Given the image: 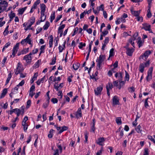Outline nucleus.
<instances>
[{
	"label": "nucleus",
	"instance_id": "nucleus-3",
	"mask_svg": "<svg viewBox=\"0 0 155 155\" xmlns=\"http://www.w3.org/2000/svg\"><path fill=\"white\" fill-rule=\"evenodd\" d=\"M105 55L101 54L100 55L99 58H97L96 59V61L97 62V68L99 69H100L101 66L102 65V63L105 59Z\"/></svg>",
	"mask_w": 155,
	"mask_h": 155
},
{
	"label": "nucleus",
	"instance_id": "nucleus-32",
	"mask_svg": "<svg viewBox=\"0 0 155 155\" xmlns=\"http://www.w3.org/2000/svg\"><path fill=\"white\" fill-rule=\"evenodd\" d=\"M45 45H41L40 48V52L39 54V55H41V54L42 53H43L45 52Z\"/></svg>",
	"mask_w": 155,
	"mask_h": 155
},
{
	"label": "nucleus",
	"instance_id": "nucleus-46",
	"mask_svg": "<svg viewBox=\"0 0 155 155\" xmlns=\"http://www.w3.org/2000/svg\"><path fill=\"white\" fill-rule=\"evenodd\" d=\"M68 129V127L66 126H64L61 127V130H60V134L63 131L67 130Z\"/></svg>",
	"mask_w": 155,
	"mask_h": 155
},
{
	"label": "nucleus",
	"instance_id": "nucleus-7",
	"mask_svg": "<svg viewBox=\"0 0 155 155\" xmlns=\"http://www.w3.org/2000/svg\"><path fill=\"white\" fill-rule=\"evenodd\" d=\"M31 36V35L29 34L27 36V37L25 39H22L21 42V44L23 45L25 44H29L31 41L32 40L30 38V37Z\"/></svg>",
	"mask_w": 155,
	"mask_h": 155
},
{
	"label": "nucleus",
	"instance_id": "nucleus-5",
	"mask_svg": "<svg viewBox=\"0 0 155 155\" xmlns=\"http://www.w3.org/2000/svg\"><path fill=\"white\" fill-rule=\"evenodd\" d=\"M23 65L20 62H18L17 65L16 69L15 70V74L17 75L23 71L24 70Z\"/></svg>",
	"mask_w": 155,
	"mask_h": 155
},
{
	"label": "nucleus",
	"instance_id": "nucleus-10",
	"mask_svg": "<svg viewBox=\"0 0 155 155\" xmlns=\"http://www.w3.org/2000/svg\"><path fill=\"white\" fill-rule=\"evenodd\" d=\"M143 27L142 29H144L146 31H148L150 33H153L152 30L151 29V25L147 23H144L142 24Z\"/></svg>",
	"mask_w": 155,
	"mask_h": 155
},
{
	"label": "nucleus",
	"instance_id": "nucleus-54",
	"mask_svg": "<svg viewBox=\"0 0 155 155\" xmlns=\"http://www.w3.org/2000/svg\"><path fill=\"white\" fill-rule=\"evenodd\" d=\"M99 9L98 10L100 11H104V5L103 4H101L98 7Z\"/></svg>",
	"mask_w": 155,
	"mask_h": 155
},
{
	"label": "nucleus",
	"instance_id": "nucleus-20",
	"mask_svg": "<svg viewBox=\"0 0 155 155\" xmlns=\"http://www.w3.org/2000/svg\"><path fill=\"white\" fill-rule=\"evenodd\" d=\"M46 78L45 76H44L42 78L40 79H38V81L36 82L37 84L38 85H40L41 83H42L44 81H46Z\"/></svg>",
	"mask_w": 155,
	"mask_h": 155
},
{
	"label": "nucleus",
	"instance_id": "nucleus-64",
	"mask_svg": "<svg viewBox=\"0 0 155 155\" xmlns=\"http://www.w3.org/2000/svg\"><path fill=\"white\" fill-rule=\"evenodd\" d=\"M25 83V81L24 80H22L21 82H20L18 84L17 86L19 87V86H22Z\"/></svg>",
	"mask_w": 155,
	"mask_h": 155
},
{
	"label": "nucleus",
	"instance_id": "nucleus-59",
	"mask_svg": "<svg viewBox=\"0 0 155 155\" xmlns=\"http://www.w3.org/2000/svg\"><path fill=\"white\" fill-rule=\"evenodd\" d=\"M57 147L59 150V152L60 153H62V148L61 145V144H58L57 145Z\"/></svg>",
	"mask_w": 155,
	"mask_h": 155
},
{
	"label": "nucleus",
	"instance_id": "nucleus-24",
	"mask_svg": "<svg viewBox=\"0 0 155 155\" xmlns=\"http://www.w3.org/2000/svg\"><path fill=\"white\" fill-rule=\"evenodd\" d=\"M49 47L51 48L53 45V37L52 35H50L49 37Z\"/></svg>",
	"mask_w": 155,
	"mask_h": 155
},
{
	"label": "nucleus",
	"instance_id": "nucleus-40",
	"mask_svg": "<svg viewBox=\"0 0 155 155\" xmlns=\"http://www.w3.org/2000/svg\"><path fill=\"white\" fill-rule=\"evenodd\" d=\"M18 87L17 86L16 87H15L12 90V93H13V94H16L18 92Z\"/></svg>",
	"mask_w": 155,
	"mask_h": 155
},
{
	"label": "nucleus",
	"instance_id": "nucleus-48",
	"mask_svg": "<svg viewBox=\"0 0 155 155\" xmlns=\"http://www.w3.org/2000/svg\"><path fill=\"white\" fill-rule=\"evenodd\" d=\"M129 80V75L126 71H125V76L124 81L126 82V81H128Z\"/></svg>",
	"mask_w": 155,
	"mask_h": 155
},
{
	"label": "nucleus",
	"instance_id": "nucleus-8",
	"mask_svg": "<svg viewBox=\"0 0 155 155\" xmlns=\"http://www.w3.org/2000/svg\"><path fill=\"white\" fill-rule=\"evenodd\" d=\"M124 48L126 49V53L127 55L130 56H132L134 49L132 48H129L128 44H127L125 46Z\"/></svg>",
	"mask_w": 155,
	"mask_h": 155
},
{
	"label": "nucleus",
	"instance_id": "nucleus-38",
	"mask_svg": "<svg viewBox=\"0 0 155 155\" xmlns=\"http://www.w3.org/2000/svg\"><path fill=\"white\" fill-rule=\"evenodd\" d=\"M136 131L138 133H141L142 131L141 127L140 125H138L136 128Z\"/></svg>",
	"mask_w": 155,
	"mask_h": 155
},
{
	"label": "nucleus",
	"instance_id": "nucleus-58",
	"mask_svg": "<svg viewBox=\"0 0 155 155\" xmlns=\"http://www.w3.org/2000/svg\"><path fill=\"white\" fill-rule=\"evenodd\" d=\"M62 15H59L56 18V19L54 21V22L55 23L57 22L60 19L62 18Z\"/></svg>",
	"mask_w": 155,
	"mask_h": 155
},
{
	"label": "nucleus",
	"instance_id": "nucleus-26",
	"mask_svg": "<svg viewBox=\"0 0 155 155\" xmlns=\"http://www.w3.org/2000/svg\"><path fill=\"white\" fill-rule=\"evenodd\" d=\"M114 86V85H113L111 82H109L106 85V89L107 90H110L112 89Z\"/></svg>",
	"mask_w": 155,
	"mask_h": 155
},
{
	"label": "nucleus",
	"instance_id": "nucleus-43",
	"mask_svg": "<svg viewBox=\"0 0 155 155\" xmlns=\"http://www.w3.org/2000/svg\"><path fill=\"white\" fill-rule=\"evenodd\" d=\"M93 123L92 124L91 126V130L93 132H94V131L95 130V119H93Z\"/></svg>",
	"mask_w": 155,
	"mask_h": 155
},
{
	"label": "nucleus",
	"instance_id": "nucleus-57",
	"mask_svg": "<svg viewBox=\"0 0 155 155\" xmlns=\"http://www.w3.org/2000/svg\"><path fill=\"white\" fill-rule=\"evenodd\" d=\"M28 120V117L26 116H25L24 118H23V120L22 121V123H28L27 122V121Z\"/></svg>",
	"mask_w": 155,
	"mask_h": 155
},
{
	"label": "nucleus",
	"instance_id": "nucleus-49",
	"mask_svg": "<svg viewBox=\"0 0 155 155\" xmlns=\"http://www.w3.org/2000/svg\"><path fill=\"white\" fill-rule=\"evenodd\" d=\"M149 150L147 148L144 149L143 155H149Z\"/></svg>",
	"mask_w": 155,
	"mask_h": 155
},
{
	"label": "nucleus",
	"instance_id": "nucleus-18",
	"mask_svg": "<svg viewBox=\"0 0 155 155\" xmlns=\"http://www.w3.org/2000/svg\"><path fill=\"white\" fill-rule=\"evenodd\" d=\"M23 25L24 27H25L24 30L25 31H27V30L31 29V27L32 25H31L30 24L27 22H25L23 24Z\"/></svg>",
	"mask_w": 155,
	"mask_h": 155
},
{
	"label": "nucleus",
	"instance_id": "nucleus-42",
	"mask_svg": "<svg viewBox=\"0 0 155 155\" xmlns=\"http://www.w3.org/2000/svg\"><path fill=\"white\" fill-rule=\"evenodd\" d=\"M114 49L113 48L111 49L110 50V51L109 52V58H108V59H109V58H110L111 57H112L114 56Z\"/></svg>",
	"mask_w": 155,
	"mask_h": 155
},
{
	"label": "nucleus",
	"instance_id": "nucleus-33",
	"mask_svg": "<svg viewBox=\"0 0 155 155\" xmlns=\"http://www.w3.org/2000/svg\"><path fill=\"white\" fill-rule=\"evenodd\" d=\"M115 76L116 78L118 79V80L122 79V74L120 73H116L115 74Z\"/></svg>",
	"mask_w": 155,
	"mask_h": 155
},
{
	"label": "nucleus",
	"instance_id": "nucleus-17",
	"mask_svg": "<svg viewBox=\"0 0 155 155\" xmlns=\"http://www.w3.org/2000/svg\"><path fill=\"white\" fill-rule=\"evenodd\" d=\"M105 140V138L104 137H101L99 138L97 141V143L98 144L103 146L104 145V142Z\"/></svg>",
	"mask_w": 155,
	"mask_h": 155
},
{
	"label": "nucleus",
	"instance_id": "nucleus-37",
	"mask_svg": "<svg viewBox=\"0 0 155 155\" xmlns=\"http://www.w3.org/2000/svg\"><path fill=\"white\" fill-rule=\"evenodd\" d=\"M116 121L117 124L119 125H120L122 124V121L120 117H118L116 118Z\"/></svg>",
	"mask_w": 155,
	"mask_h": 155
},
{
	"label": "nucleus",
	"instance_id": "nucleus-39",
	"mask_svg": "<svg viewBox=\"0 0 155 155\" xmlns=\"http://www.w3.org/2000/svg\"><path fill=\"white\" fill-rule=\"evenodd\" d=\"M35 21V17L34 16L31 17L29 20V23L32 25L34 23Z\"/></svg>",
	"mask_w": 155,
	"mask_h": 155
},
{
	"label": "nucleus",
	"instance_id": "nucleus-53",
	"mask_svg": "<svg viewBox=\"0 0 155 155\" xmlns=\"http://www.w3.org/2000/svg\"><path fill=\"white\" fill-rule=\"evenodd\" d=\"M38 51V49L37 48H35L33 49L31 52L30 53H31V55L34 54L36 53H37Z\"/></svg>",
	"mask_w": 155,
	"mask_h": 155
},
{
	"label": "nucleus",
	"instance_id": "nucleus-29",
	"mask_svg": "<svg viewBox=\"0 0 155 155\" xmlns=\"http://www.w3.org/2000/svg\"><path fill=\"white\" fill-rule=\"evenodd\" d=\"M55 17V13L54 12H52L50 18V21L51 23L52 22Z\"/></svg>",
	"mask_w": 155,
	"mask_h": 155
},
{
	"label": "nucleus",
	"instance_id": "nucleus-22",
	"mask_svg": "<svg viewBox=\"0 0 155 155\" xmlns=\"http://www.w3.org/2000/svg\"><path fill=\"white\" fill-rule=\"evenodd\" d=\"M125 19H123L121 17L120 18H117V20L115 21V23L117 25H118L121 22L125 23Z\"/></svg>",
	"mask_w": 155,
	"mask_h": 155
},
{
	"label": "nucleus",
	"instance_id": "nucleus-12",
	"mask_svg": "<svg viewBox=\"0 0 155 155\" xmlns=\"http://www.w3.org/2000/svg\"><path fill=\"white\" fill-rule=\"evenodd\" d=\"M103 87L102 86L100 85L97 87L94 90L95 94L96 96L101 95V92L103 90Z\"/></svg>",
	"mask_w": 155,
	"mask_h": 155
},
{
	"label": "nucleus",
	"instance_id": "nucleus-52",
	"mask_svg": "<svg viewBox=\"0 0 155 155\" xmlns=\"http://www.w3.org/2000/svg\"><path fill=\"white\" fill-rule=\"evenodd\" d=\"M15 14L12 11L11 13L9 15V16L10 19H12L15 17Z\"/></svg>",
	"mask_w": 155,
	"mask_h": 155
},
{
	"label": "nucleus",
	"instance_id": "nucleus-16",
	"mask_svg": "<svg viewBox=\"0 0 155 155\" xmlns=\"http://www.w3.org/2000/svg\"><path fill=\"white\" fill-rule=\"evenodd\" d=\"M151 52L150 51H145L143 54L140 56V58H142L145 60L146 59L148 56L150 54Z\"/></svg>",
	"mask_w": 155,
	"mask_h": 155
},
{
	"label": "nucleus",
	"instance_id": "nucleus-4",
	"mask_svg": "<svg viewBox=\"0 0 155 155\" xmlns=\"http://www.w3.org/2000/svg\"><path fill=\"white\" fill-rule=\"evenodd\" d=\"M8 6V2L5 0H2L0 2V13L6 10Z\"/></svg>",
	"mask_w": 155,
	"mask_h": 155
},
{
	"label": "nucleus",
	"instance_id": "nucleus-13",
	"mask_svg": "<svg viewBox=\"0 0 155 155\" xmlns=\"http://www.w3.org/2000/svg\"><path fill=\"white\" fill-rule=\"evenodd\" d=\"M32 57L31 53H29L25 56L23 58V60L25 61L27 63H29L31 61Z\"/></svg>",
	"mask_w": 155,
	"mask_h": 155
},
{
	"label": "nucleus",
	"instance_id": "nucleus-61",
	"mask_svg": "<svg viewBox=\"0 0 155 155\" xmlns=\"http://www.w3.org/2000/svg\"><path fill=\"white\" fill-rule=\"evenodd\" d=\"M148 138L151 141L153 142V143H155V140L152 136L150 135L148 136Z\"/></svg>",
	"mask_w": 155,
	"mask_h": 155
},
{
	"label": "nucleus",
	"instance_id": "nucleus-50",
	"mask_svg": "<svg viewBox=\"0 0 155 155\" xmlns=\"http://www.w3.org/2000/svg\"><path fill=\"white\" fill-rule=\"evenodd\" d=\"M31 104V101L30 100H28L26 103V108H28L30 106Z\"/></svg>",
	"mask_w": 155,
	"mask_h": 155
},
{
	"label": "nucleus",
	"instance_id": "nucleus-55",
	"mask_svg": "<svg viewBox=\"0 0 155 155\" xmlns=\"http://www.w3.org/2000/svg\"><path fill=\"white\" fill-rule=\"evenodd\" d=\"M147 16L148 18H150L151 17V14L150 12V9H148L147 10Z\"/></svg>",
	"mask_w": 155,
	"mask_h": 155
},
{
	"label": "nucleus",
	"instance_id": "nucleus-56",
	"mask_svg": "<svg viewBox=\"0 0 155 155\" xmlns=\"http://www.w3.org/2000/svg\"><path fill=\"white\" fill-rule=\"evenodd\" d=\"M40 2V0H37L34 3L33 6L36 8L37 5L39 4Z\"/></svg>",
	"mask_w": 155,
	"mask_h": 155
},
{
	"label": "nucleus",
	"instance_id": "nucleus-41",
	"mask_svg": "<svg viewBox=\"0 0 155 155\" xmlns=\"http://www.w3.org/2000/svg\"><path fill=\"white\" fill-rule=\"evenodd\" d=\"M79 64L78 63H76L73 64V66L74 69L75 70H76L79 67Z\"/></svg>",
	"mask_w": 155,
	"mask_h": 155
},
{
	"label": "nucleus",
	"instance_id": "nucleus-14",
	"mask_svg": "<svg viewBox=\"0 0 155 155\" xmlns=\"http://www.w3.org/2000/svg\"><path fill=\"white\" fill-rule=\"evenodd\" d=\"M112 100V105L113 106L119 104V99L117 96H114L113 97Z\"/></svg>",
	"mask_w": 155,
	"mask_h": 155
},
{
	"label": "nucleus",
	"instance_id": "nucleus-28",
	"mask_svg": "<svg viewBox=\"0 0 155 155\" xmlns=\"http://www.w3.org/2000/svg\"><path fill=\"white\" fill-rule=\"evenodd\" d=\"M65 48V43H64L61 45H60L58 47V49L59 50V52L61 53L62 52L63 50H64Z\"/></svg>",
	"mask_w": 155,
	"mask_h": 155
},
{
	"label": "nucleus",
	"instance_id": "nucleus-51",
	"mask_svg": "<svg viewBox=\"0 0 155 155\" xmlns=\"http://www.w3.org/2000/svg\"><path fill=\"white\" fill-rule=\"evenodd\" d=\"M3 18H0V26H2L5 23V21H3Z\"/></svg>",
	"mask_w": 155,
	"mask_h": 155
},
{
	"label": "nucleus",
	"instance_id": "nucleus-11",
	"mask_svg": "<svg viewBox=\"0 0 155 155\" xmlns=\"http://www.w3.org/2000/svg\"><path fill=\"white\" fill-rule=\"evenodd\" d=\"M153 69V67H150L147 71V75L146 77V80L147 81H150L152 79Z\"/></svg>",
	"mask_w": 155,
	"mask_h": 155
},
{
	"label": "nucleus",
	"instance_id": "nucleus-15",
	"mask_svg": "<svg viewBox=\"0 0 155 155\" xmlns=\"http://www.w3.org/2000/svg\"><path fill=\"white\" fill-rule=\"evenodd\" d=\"M21 148L20 147L19 148L17 151V154L16 152L15 151L13 152L12 155H19V153L21 152ZM21 155H25V147H24L21 153Z\"/></svg>",
	"mask_w": 155,
	"mask_h": 155
},
{
	"label": "nucleus",
	"instance_id": "nucleus-27",
	"mask_svg": "<svg viewBox=\"0 0 155 155\" xmlns=\"http://www.w3.org/2000/svg\"><path fill=\"white\" fill-rule=\"evenodd\" d=\"M38 74L37 72L35 73L34 75L30 80V82L32 84L34 82V81L36 80L38 76Z\"/></svg>",
	"mask_w": 155,
	"mask_h": 155
},
{
	"label": "nucleus",
	"instance_id": "nucleus-30",
	"mask_svg": "<svg viewBox=\"0 0 155 155\" xmlns=\"http://www.w3.org/2000/svg\"><path fill=\"white\" fill-rule=\"evenodd\" d=\"M50 22L49 21H46L45 24L43 27V29L44 30H47L48 28V27L50 26Z\"/></svg>",
	"mask_w": 155,
	"mask_h": 155
},
{
	"label": "nucleus",
	"instance_id": "nucleus-62",
	"mask_svg": "<svg viewBox=\"0 0 155 155\" xmlns=\"http://www.w3.org/2000/svg\"><path fill=\"white\" fill-rule=\"evenodd\" d=\"M137 17L136 19L138 21H140V22L143 21V19L142 17H140L138 16Z\"/></svg>",
	"mask_w": 155,
	"mask_h": 155
},
{
	"label": "nucleus",
	"instance_id": "nucleus-19",
	"mask_svg": "<svg viewBox=\"0 0 155 155\" xmlns=\"http://www.w3.org/2000/svg\"><path fill=\"white\" fill-rule=\"evenodd\" d=\"M76 117L78 118H80L82 117V114L81 109L80 108H78V110L75 114Z\"/></svg>",
	"mask_w": 155,
	"mask_h": 155
},
{
	"label": "nucleus",
	"instance_id": "nucleus-36",
	"mask_svg": "<svg viewBox=\"0 0 155 155\" xmlns=\"http://www.w3.org/2000/svg\"><path fill=\"white\" fill-rule=\"evenodd\" d=\"M26 9V7L19 9L18 10V14L21 15L23 14Z\"/></svg>",
	"mask_w": 155,
	"mask_h": 155
},
{
	"label": "nucleus",
	"instance_id": "nucleus-21",
	"mask_svg": "<svg viewBox=\"0 0 155 155\" xmlns=\"http://www.w3.org/2000/svg\"><path fill=\"white\" fill-rule=\"evenodd\" d=\"M130 11L132 14L135 16L137 17L139 16L140 13V11H134L133 8L130 9Z\"/></svg>",
	"mask_w": 155,
	"mask_h": 155
},
{
	"label": "nucleus",
	"instance_id": "nucleus-6",
	"mask_svg": "<svg viewBox=\"0 0 155 155\" xmlns=\"http://www.w3.org/2000/svg\"><path fill=\"white\" fill-rule=\"evenodd\" d=\"M150 62L149 60H148L145 62L141 63L140 64L139 70V71L141 73H143L144 71V68L146 67H147L149 66Z\"/></svg>",
	"mask_w": 155,
	"mask_h": 155
},
{
	"label": "nucleus",
	"instance_id": "nucleus-60",
	"mask_svg": "<svg viewBox=\"0 0 155 155\" xmlns=\"http://www.w3.org/2000/svg\"><path fill=\"white\" fill-rule=\"evenodd\" d=\"M85 43H83L82 42H80L79 43L78 47L80 49H81L83 47H85Z\"/></svg>",
	"mask_w": 155,
	"mask_h": 155
},
{
	"label": "nucleus",
	"instance_id": "nucleus-35",
	"mask_svg": "<svg viewBox=\"0 0 155 155\" xmlns=\"http://www.w3.org/2000/svg\"><path fill=\"white\" fill-rule=\"evenodd\" d=\"M12 77V74L11 73H10L8 75V78L7 79L5 82V85H7L9 82L11 78Z\"/></svg>",
	"mask_w": 155,
	"mask_h": 155
},
{
	"label": "nucleus",
	"instance_id": "nucleus-25",
	"mask_svg": "<svg viewBox=\"0 0 155 155\" xmlns=\"http://www.w3.org/2000/svg\"><path fill=\"white\" fill-rule=\"evenodd\" d=\"M41 15L40 19L41 21H44L46 18V15H45V13L40 12Z\"/></svg>",
	"mask_w": 155,
	"mask_h": 155
},
{
	"label": "nucleus",
	"instance_id": "nucleus-1",
	"mask_svg": "<svg viewBox=\"0 0 155 155\" xmlns=\"http://www.w3.org/2000/svg\"><path fill=\"white\" fill-rule=\"evenodd\" d=\"M137 38L138 39L137 44L139 47L140 48L142 45L143 42L141 40V38L138 37V34L137 33H135L133 37H131L129 39V42L133 47H134V41Z\"/></svg>",
	"mask_w": 155,
	"mask_h": 155
},
{
	"label": "nucleus",
	"instance_id": "nucleus-2",
	"mask_svg": "<svg viewBox=\"0 0 155 155\" xmlns=\"http://www.w3.org/2000/svg\"><path fill=\"white\" fill-rule=\"evenodd\" d=\"M113 84L114 87H117V88L120 90L123 87L125 84V81H122V79L114 81Z\"/></svg>",
	"mask_w": 155,
	"mask_h": 155
},
{
	"label": "nucleus",
	"instance_id": "nucleus-47",
	"mask_svg": "<svg viewBox=\"0 0 155 155\" xmlns=\"http://www.w3.org/2000/svg\"><path fill=\"white\" fill-rule=\"evenodd\" d=\"M94 0H89V2L90 5V6L92 8V9L94 8L95 4L93 2Z\"/></svg>",
	"mask_w": 155,
	"mask_h": 155
},
{
	"label": "nucleus",
	"instance_id": "nucleus-44",
	"mask_svg": "<svg viewBox=\"0 0 155 155\" xmlns=\"http://www.w3.org/2000/svg\"><path fill=\"white\" fill-rule=\"evenodd\" d=\"M21 51V54H25L28 53L29 51V48H25L23 49Z\"/></svg>",
	"mask_w": 155,
	"mask_h": 155
},
{
	"label": "nucleus",
	"instance_id": "nucleus-31",
	"mask_svg": "<svg viewBox=\"0 0 155 155\" xmlns=\"http://www.w3.org/2000/svg\"><path fill=\"white\" fill-rule=\"evenodd\" d=\"M7 92V89L5 88L2 91L0 98H2L4 97Z\"/></svg>",
	"mask_w": 155,
	"mask_h": 155
},
{
	"label": "nucleus",
	"instance_id": "nucleus-34",
	"mask_svg": "<svg viewBox=\"0 0 155 155\" xmlns=\"http://www.w3.org/2000/svg\"><path fill=\"white\" fill-rule=\"evenodd\" d=\"M22 125L23 127L24 130L26 132L28 129V123H22Z\"/></svg>",
	"mask_w": 155,
	"mask_h": 155
},
{
	"label": "nucleus",
	"instance_id": "nucleus-63",
	"mask_svg": "<svg viewBox=\"0 0 155 155\" xmlns=\"http://www.w3.org/2000/svg\"><path fill=\"white\" fill-rule=\"evenodd\" d=\"M103 151V147H101V150L97 152V155H102V153Z\"/></svg>",
	"mask_w": 155,
	"mask_h": 155
},
{
	"label": "nucleus",
	"instance_id": "nucleus-23",
	"mask_svg": "<svg viewBox=\"0 0 155 155\" xmlns=\"http://www.w3.org/2000/svg\"><path fill=\"white\" fill-rule=\"evenodd\" d=\"M40 9L41 10L40 12L45 13L46 6L44 3L41 4L40 5Z\"/></svg>",
	"mask_w": 155,
	"mask_h": 155
},
{
	"label": "nucleus",
	"instance_id": "nucleus-9",
	"mask_svg": "<svg viewBox=\"0 0 155 155\" xmlns=\"http://www.w3.org/2000/svg\"><path fill=\"white\" fill-rule=\"evenodd\" d=\"M19 43H17L14 46L12 50V54L10 55V57L11 58H14L16 54L17 53L18 49H19Z\"/></svg>",
	"mask_w": 155,
	"mask_h": 155
},
{
	"label": "nucleus",
	"instance_id": "nucleus-45",
	"mask_svg": "<svg viewBox=\"0 0 155 155\" xmlns=\"http://www.w3.org/2000/svg\"><path fill=\"white\" fill-rule=\"evenodd\" d=\"M10 44L11 43L10 42H8L6 43L2 48V51L3 52L6 48H8V46H9L10 45Z\"/></svg>",
	"mask_w": 155,
	"mask_h": 155
}]
</instances>
